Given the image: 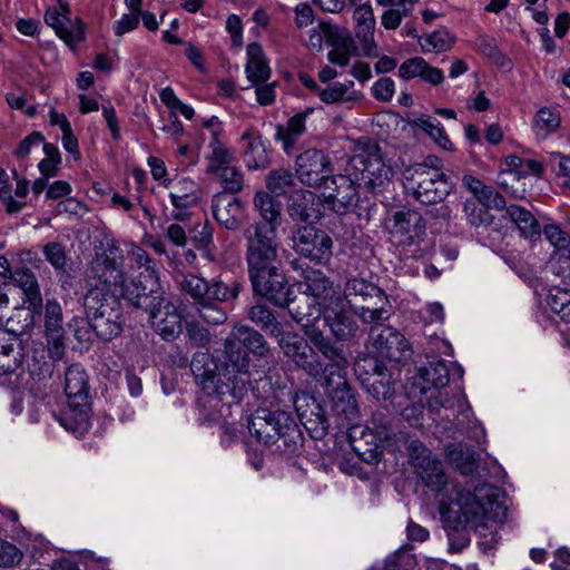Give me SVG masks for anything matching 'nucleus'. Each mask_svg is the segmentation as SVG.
Returning <instances> with one entry per match:
<instances>
[{"label":"nucleus","instance_id":"c9c22d12","mask_svg":"<svg viewBox=\"0 0 570 570\" xmlns=\"http://www.w3.org/2000/svg\"><path fill=\"white\" fill-rule=\"evenodd\" d=\"M208 149L209 153L205 156L207 174H218V170L232 165L234 151L227 148L222 138H217L216 134H214V138H210Z\"/></svg>","mask_w":570,"mask_h":570},{"label":"nucleus","instance_id":"4468645a","mask_svg":"<svg viewBox=\"0 0 570 570\" xmlns=\"http://www.w3.org/2000/svg\"><path fill=\"white\" fill-rule=\"evenodd\" d=\"M346 367L327 368L320 377L322 386L331 401L332 410L340 416L354 420L358 412L357 401L345 379Z\"/></svg>","mask_w":570,"mask_h":570},{"label":"nucleus","instance_id":"69168bd1","mask_svg":"<svg viewBox=\"0 0 570 570\" xmlns=\"http://www.w3.org/2000/svg\"><path fill=\"white\" fill-rule=\"evenodd\" d=\"M21 557V552L14 544L0 540V567L17 564Z\"/></svg>","mask_w":570,"mask_h":570},{"label":"nucleus","instance_id":"864d4df0","mask_svg":"<svg viewBox=\"0 0 570 570\" xmlns=\"http://www.w3.org/2000/svg\"><path fill=\"white\" fill-rule=\"evenodd\" d=\"M180 287L195 299L197 305L207 299L208 283L203 277L194 274H187L184 276Z\"/></svg>","mask_w":570,"mask_h":570},{"label":"nucleus","instance_id":"338daca9","mask_svg":"<svg viewBox=\"0 0 570 570\" xmlns=\"http://www.w3.org/2000/svg\"><path fill=\"white\" fill-rule=\"evenodd\" d=\"M475 46L482 55L489 58L495 59L497 61L504 59V56L499 51L497 42L492 37L479 36L475 40Z\"/></svg>","mask_w":570,"mask_h":570},{"label":"nucleus","instance_id":"c85d7f7f","mask_svg":"<svg viewBox=\"0 0 570 570\" xmlns=\"http://www.w3.org/2000/svg\"><path fill=\"white\" fill-rule=\"evenodd\" d=\"M212 209L215 219L229 230L237 229L242 223L244 206L238 197L218 193L213 197Z\"/></svg>","mask_w":570,"mask_h":570},{"label":"nucleus","instance_id":"f8f14e48","mask_svg":"<svg viewBox=\"0 0 570 570\" xmlns=\"http://www.w3.org/2000/svg\"><path fill=\"white\" fill-rule=\"evenodd\" d=\"M291 316L298 323L309 342L318 350L320 353L328 361L323 366L322 373L327 368L334 370L340 367H347V360L342 350L334 346L330 338L324 336L323 332L315 326L314 322L320 321L321 312L317 307H309V312H303L299 306L289 309Z\"/></svg>","mask_w":570,"mask_h":570},{"label":"nucleus","instance_id":"39448f33","mask_svg":"<svg viewBox=\"0 0 570 570\" xmlns=\"http://www.w3.org/2000/svg\"><path fill=\"white\" fill-rule=\"evenodd\" d=\"M347 171L358 180V187L370 193L383 191L394 176L377 144H368L354 155Z\"/></svg>","mask_w":570,"mask_h":570},{"label":"nucleus","instance_id":"a18cd8bd","mask_svg":"<svg viewBox=\"0 0 570 570\" xmlns=\"http://www.w3.org/2000/svg\"><path fill=\"white\" fill-rule=\"evenodd\" d=\"M354 82H335L320 90V99L325 104L348 102L357 99V92L353 90Z\"/></svg>","mask_w":570,"mask_h":570},{"label":"nucleus","instance_id":"f257e3e1","mask_svg":"<svg viewBox=\"0 0 570 570\" xmlns=\"http://www.w3.org/2000/svg\"><path fill=\"white\" fill-rule=\"evenodd\" d=\"M411 463L415 474L436 493L442 519L459 528L469 522H502L507 508L499 501V489L490 484L475 487L471 493L449 483L441 461L421 442L411 443Z\"/></svg>","mask_w":570,"mask_h":570},{"label":"nucleus","instance_id":"473e14b6","mask_svg":"<svg viewBox=\"0 0 570 570\" xmlns=\"http://www.w3.org/2000/svg\"><path fill=\"white\" fill-rule=\"evenodd\" d=\"M247 63L245 67L248 80L255 85L266 82L271 77V69L259 43L253 42L247 46Z\"/></svg>","mask_w":570,"mask_h":570},{"label":"nucleus","instance_id":"cd10ccee","mask_svg":"<svg viewBox=\"0 0 570 570\" xmlns=\"http://www.w3.org/2000/svg\"><path fill=\"white\" fill-rule=\"evenodd\" d=\"M197 190V184L187 177H183L174 184L169 197L175 208L171 212V217L175 220L183 222L188 218L189 214L187 210L198 202Z\"/></svg>","mask_w":570,"mask_h":570},{"label":"nucleus","instance_id":"603ef678","mask_svg":"<svg viewBox=\"0 0 570 570\" xmlns=\"http://www.w3.org/2000/svg\"><path fill=\"white\" fill-rule=\"evenodd\" d=\"M375 23V21H370L355 26V36L360 41L362 51L364 56L370 58L377 57V45L374 39Z\"/></svg>","mask_w":570,"mask_h":570},{"label":"nucleus","instance_id":"052dcab7","mask_svg":"<svg viewBox=\"0 0 570 570\" xmlns=\"http://www.w3.org/2000/svg\"><path fill=\"white\" fill-rule=\"evenodd\" d=\"M330 29H338L330 23L321 22L308 31V46L320 51L323 48L324 40L330 43Z\"/></svg>","mask_w":570,"mask_h":570},{"label":"nucleus","instance_id":"2f4dec72","mask_svg":"<svg viewBox=\"0 0 570 570\" xmlns=\"http://www.w3.org/2000/svg\"><path fill=\"white\" fill-rule=\"evenodd\" d=\"M314 112V108L295 114L291 117L286 126H278L276 139L283 142L284 151L288 155L292 153L298 137L306 131V119Z\"/></svg>","mask_w":570,"mask_h":570},{"label":"nucleus","instance_id":"7ed1b4c3","mask_svg":"<svg viewBox=\"0 0 570 570\" xmlns=\"http://www.w3.org/2000/svg\"><path fill=\"white\" fill-rule=\"evenodd\" d=\"M248 431L257 442L275 446L281 454L295 453L303 442V434L294 417L285 411L257 409L248 420Z\"/></svg>","mask_w":570,"mask_h":570},{"label":"nucleus","instance_id":"20e7f679","mask_svg":"<svg viewBox=\"0 0 570 570\" xmlns=\"http://www.w3.org/2000/svg\"><path fill=\"white\" fill-rule=\"evenodd\" d=\"M83 307L91 328L101 340L109 341L121 334L125 318L121 303L114 293L106 288H88Z\"/></svg>","mask_w":570,"mask_h":570},{"label":"nucleus","instance_id":"3c124183","mask_svg":"<svg viewBox=\"0 0 570 570\" xmlns=\"http://www.w3.org/2000/svg\"><path fill=\"white\" fill-rule=\"evenodd\" d=\"M219 178V183L226 193L237 194L244 187V175L236 166H228L215 174Z\"/></svg>","mask_w":570,"mask_h":570},{"label":"nucleus","instance_id":"79ce46f5","mask_svg":"<svg viewBox=\"0 0 570 570\" xmlns=\"http://www.w3.org/2000/svg\"><path fill=\"white\" fill-rule=\"evenodd\" d=\"M315 194L309 190L295 191L288 205L289 216L297 222H307L313 217Z\"/></svg>","mask_w":570,"mask_h":570},{"label":"nucleus","instance_id":"37998d69","mask_svg":"<svg viewBox=\"0 0 570 570\" xmlns=\"http://www.w3.org/2000/svg\"><path fill=\"white\" fill-rule=\"evenodd\" d=\"M561 125L560 114L549 107L540 108L533 120V131L538 139H546L556 132Z\"/></svg>","mask_w":570,"mask_h":570},{"label":"nucleus","instance_id":"bb28decb","mask_svg":"<svg viewBox=\"0 0 570 570\" xmlns=\"http://www.w3.org/2000/svg\"><path fill=\"white\" fill-rule=\"evenodd\" d=\"M121 296L136 308H148L155 303V296L161 295L157 292L158 277H146L145 283L137 279H122L120 283Z\"/></svg>","mask_w":570,"mask_h":570},{"label":"nucleus","instance_id":"5701e85b","mask_svg":"<svg viewBox=\"0 0 570 570\" xmlns=\"http://www.w3.org/2000/svg\"><path fill=\"white\" fill-rule=\"evenodd\" d=\"M106 252L97 254L91 262L87 274V284L89 288L99 287L110 291V287L118 286L124 279L121 263L116 256Z\"/></svg>","mask_w":570,"mask_h":570},{"label":"nucleus","instance_id":"ea45409f","mask_svg":"<svg viewBox=\"0 0 570 570\" xmlns=\"http://www.w3.org/2000/svg\"><path fill=\"white\" fill-rule=\"evenodd\" d=\"M541 232L554 247L553 257L563 261L566 267L570 268V236L557 224H547Z\"/></svg>","mask_w":570,"mask_h":570},{"label":"nucleus","instance_id":"680f3d73","mask_svg":"<svg viewBox=\"0 0 570 570\" xmlns=\"http://www.w3.org/2000/svg\"><path fill=\"white\" fill-rule=\"evenodd\" d=\"M424 68L425 60L422 57L410 58L400 66L399 76L405 80L413 79L420 77Z\"/></svg>","mask_w":570,"mask_h":570},{"label":"nucleus","instance_id":"774afa93","mask_svg":"<svg viewBox=\"0 0 570 570\" xmlns=\"http://www.w3.org/2000/svg\"><path fill=\"white\" fill-rule=\"evenodd\" d=\"M56 210L59 215L68 214L71 216L81 217L87 212V207L78 199L69 197L58 203Z\"/></svg>","mask_w":570,"mask_h":570},{"label":"nucleus","instance_id":"dca6fc26","mask_svg":"<svg viewBox=\"0 0 570 570\" xmlns=\"http://www.w3.org/2000/svg\"><path fill=\"white\" fill-rule=\"evenodd\" d=\"M294 248L301 256L324 265L332 257L333 240L325 230L306 225L297 229Z\"/></svg>","mask_w":570,"mask_h":570},{"label":"nucleus","instance_id":"4c0bfd02","mask_svg":"<svg viewBox=\"0 0 570 570\" xmlns=\"http://www.w3.org/2000/svg\"><path fill=\"white\" fill-rule=\"evenodd\" d=\"M11 281L22 289L27 301L32 309H38L41 305V294L37 277L28 268H17L13 272Z\"/></svg>","mask_w":570,"mask_h":570},{"label":"nucleus","instance_id":"6e6552de","mask_svg":"<svg viewBox=\"0 0 570 570\" xmlns=\"http://www.w3.org/2000/svg\"><path fill=\"white\" fill-rule=\"evenodd\" d=\"M65 393L68 399L69 412L61 419V424L72 432L85 430L88 425V377L80 365L72 364L67 368Z\"/></svg>","mask_w":570,"mask_h":570},{"label":"nucleus","instance_id":"9b49d317","mask_svg":"<svg viewBox=\"0 0 570 570\" xmlns=\"http://www.w3.org/2000/svg\"><path fill=\"white\" fill-rule=\"evenodd\" d=\"M291 316L298 323L309 342L318 350L320 353L328 361L323 366L322 373L327 368L334 370L340 367H347V360L342 350L334 346L330 338L324 336L323 332L315 326L314 322L320 321L321 312L317 307H309V312H303L299 306L289 309Z\"/></svg>","mask_w":570,"mask_h":570},{"label":"nucleus","instance_id":"a211bd4d","mask_svg":"<svg viewBox=\"0 0 570 570\" xmlns=\"http://www.w3.org/2000/svg\"><path fill=\"white\" fill-rule=\"evenodd\" d=\"M332 163L321 149L309 148L296 157V174L302 184L321 186L330 178Z\"/></svg>","mask_w":570,"mask_h":570},{"label":"nucleus","instance_id":"7c9ffc66","mask_svg":"<svg viewBox=\"0 0 570 570\" xmlns=\"http://www.w3.org/2000/svg\"><path fill=\"white\" fill-rule=\"evenodd\" d=\"M332 49L327 53L330 62L345 67L356 55V47L350 33L343 29H330V43Z\"/></svg>","mask_w":570,"mask_h":570},{"label":"nucleus","instance_id":"f3484780","mask_svg":"<svg viewBox=\"0 0 570 570\" xmlns=\"http://www.w3.org/2000/svg\"><path fill=\"white\" fill-rule=\"evenodd\" d=\"M325 198L337 214H345L357 206L360 191L358 180L348 171V175H337L325 180Z\"/></svg>","mask_w":570,"mask_h":570},{"label":"nucleus","instance_id":"72a5a7b5","mask_svg":"<svg viewBox=\"0 0 570 570\" xmlns=\"http://www.w3.org/2000/svg\"><path fill=\"white\" fill-rule=\"evenodd\" d=\"M303 296L312 297L314 301L326 303L333 293L332 283L317 269H306L304 272V281L301 283Z\"/></svg>","mask_w":570,"mask_h":570},{"label":"nucleus","instance_id":"0eeeda50","mask_svg":"<svg viewBox=\"0 0 570 570\" xmlns=\"http://www.w3.org/2000/svg\"><path fill=\"white\" fill-rule=\"evenodd\" d=\"M344 301L364 323L377 324L389 318V312L383 306H377L385 301L383 291L364 278L347 279Z\"/></svg>","mask_w":570,"mask_h":570},{"label":"nucleus","instance_id":"ddd939ff","mask_svg":"<svg viewBox=\"0 0 570 570\" xmlns=\"http://www.w3.org/2000/svg\"><path fill=\"white\" fill-rule=\"evenodd\" d=\"M355 374L365 391L377 401H386L394 394L391 370L376 356L364 355L354 364Z\"/></svg>","mask_w":570,"mask_h":570},{"label":"nucleus","instance_id":"6e6d98bb","mask_svg":"<svg viewBox=\"0 0 570 570\" xmlns=\"http://www.w3.org/2000/svg\"><path fill=\"white\" fill-rule=\"evenodd\" d=\"M448 365L443 360L430 362L429 366L424 368L423 377L426 382L431 383L434 387H444L448 385L450 379Z\"/></svg>","mask_w":570,"mask_h":570},{"label":"nucleus","instance_id":"4d7b16f0","mask_svg":"<svg viewBox=\"0 0 570 570\" xmlns=\"http://www.w3.org/2000/svg\"><path fill=\"white\" fill-rule=\"evenodd\" d=\"M240 286L234 282L232 285H227L222 281H215L213 284H208L207 299L210 302H226L234 299L239 294Z\"/></svg>","mask_w":570,"mask_h":570},{"label":"nucleus","instance_id":"c03bdc74","mask_svg":"<svg viewBox=\"0 0 570 570\" xmlns=\"http://www.w3.org/2000/svg\"><path fill=\"white\" fill-rule=\"evenodd\" d=\"M248 318L258 325L271 336L276 337L283 331V325L276 320L272 311L262 304H256L248 309Z\"/></svg>","mask_w":570,"mask_h":570},{"label":"nucleus","instance_id":"13d9d810","mask_svg":"<svg viewBox=\"0 0 570 570\" xmlns=\"http://www.w3.org/2000/svg\"><path fill=\"white\" fill-rule=\"evenodd\" d=\"M199 317L207 324L219 325L227 320L226 312L214 302L206 299L197 305Z\"/></svg>","mask_w":570,"mask_h":570},{"label":"nucleus","instance_id":"1a4fd4ad","mask_svg":"<svg viewBox=\"0 0 570 570\" xmlns=\"http://www.w3.org/2000/svg\"><path fill=\"white\" fill-rule=\"evenodd\" d=\"M246 262L249 277L273 271L278 256L276 230L267 225H254L246 235Z\"/></svg>","mask_w":570,"mask_h":570},{"label":"nucleus","instance_id":"6ab92c4d","mask_svg":"<svg viewBox=\"0 0 570 570\" xmlns=\"http://www.w3.org/2000/svg\"><path fill=\"white\" fill-rule=\"evenodd\" d=\"M45 22L70 47L85 39V26L79 19L71 20L70 7L66 1L58 0L57 6L48 8Z\"/></svg>","mask_w":570,"mask_h":570},{"label":"nucleus","instance_id":"5fc2aeb1","mask_svg":"<svg viewBox=\"0 0 570 570\" xmlns=\"http://www.w3.org/2000/svg\"><path fill=\"white\" fill-rule=\"evenodd\" d=\"M464 214L472 226H487L492 223V215L489 209L476 199H466L463 206Z\"/></svg>","mask_w":570,"mask_h":570},{"label":"nucleus","instance_id":"aec40b11","mask_svg":"<svg viewBox=\"0 0 570 570\" xmlns=\"http://www.w3.org/2000/svg\"><path fill=\"white\" fill-rule=\"evenodd\" d=\"M254 292L265 297L271 303L277 306H288L294 303L291 287L278 268L275 266L273 271H266V273L257 274L250 277Z\"/></svg>","mask_w":570,"mask_h":570},{"label":"nucleus","instance_id":"bf43d9fd","mask_svg":"<svg viewBox=\"0 0 570 570\" xmlns=\"http://www.w3.org/2000/svg\"><path fill=\"white\" fill-rule=\"evenodd\" d=\"M46 259L56 271L65 272L68 265V258L63 246L59 243H48L43 247Z\"/></svg>","mask_w":570,"mask_h":570},{"label":"nucleus","instance_id":"c756f323","mask_svg":"<svg viewBox=\"0 0 570 570\" xmlns=\"http://www.w3.org/2000/svg\"><path fill=\"white\" fill-rule=\"evenodd\" d=\"M244 163L250 170L264 169L269 165V157L262 136L253 128L246 129L242 137Z\"/></svg>","mask_w":570,"mask_h":570},{"label":"nucleus","instance_id":"2eb2a0df","mask_svg":"<svg viewBox=\"0 0 570 570\" xmlns=\"http://www.w3.org/2000/svg\"><path fill=\"white\" fill-rule=\"evenodd\" d=\"M275 338L285 357L302 368L307 375L314 379L321 376L323 365L314 350L302 336L283 330Z\"/></svg>","mask_w":570,"mask_h":570},{"label":"nucleus","instance_id":"09e8293b","mask_svg":"<svg viewBox=\"0 0 570 570\" xmlns=\"http://www.w3.org/2000/svg\"><path fill=\"white\" fill-rule=\"evenodd\" d=\"M414 125L426 132L441 148L445 150L453 148V144L440 121L428 116H421L414 120Z\"/></svg>","mask_w":570,"mask_h":570},{"label":"nucleus","instance_id":"a878e982","mask_svg":"<svg viewBox=\"0 0 570 570\" xmlns=\"http://www.w3.org/2000/svg\"><path fill=\"white\" fill-rule=\"evenodd\" d=\"M45 328L51 358H62L65 353L62 309L57 301H47L45 307Z\"/></svg>","mask_w":570,"mask_h":570},{"label":"nucleus","instance_id":"49530a36","mask_svg":"<svg viewBox=\"0 0 570 570\" xmlns=\"http://www.w3.org/2000/svg\"><path fill=\"white\" fill-rule=\"evenodd\" d=\"M22 361L21 348L16 342H4L0 338V375L13 373Z\"/></svg>","mask_w":570,"mask_h":570},{"label":"nucleus","instance_id":"0e129e2a","mask_svg":"<svg viewBox=\"0 0 570 570\" xmlns=\"http://www.w3.org/2000/svg\"><path fill=\"white\" fill-rule=\"evenodd\" d=\"M373 96L380 101H389L395 92V83L389 77L380 78L372 87Z\"/></svg>","mask_w":570,"mask_h":570},{"label":"nucleus","instance_id":"f704fd0d","mask_svg":"<svg viewBox=\"0 0 570 570\" xmlns=\"http://www.w3.org/2000/svg\"><path fill=\"white\" fill-rule=\"evenodd\" d=\"M324 321L338 340L350 338L357 331L356 322L343 308L335 311L327 306L324 311Z\"/></svg>","mask_w":570,"mask_h":570},{"label":"nucleus","instance_id":"9d476101","mask_svg":"<svg viewBox=\"0 0 570 570\" xmlns=\"http://www.w3.org/2000/svg\"><path fill=\"white\" fill-rule=\"evenodd\" d=\"M354 428L350 434L351 445L355 453L366 463H375L380 460L383 443L393 434L389 417L381 412L374 413L367 424L360 431Z\"/></svg>","mask_w":570,"mask_h":570},{"label":"nucleus","instance_id":"de8ad7c7","mask_svg":"<svg viewBox=\"0 0 570 570\" xmlns=\"http://www.w3.org/2000/svg\"><path fill=\"white\" fill-rule=\"evenodd\" d=\"M455 38L446 30H435L419 39L423 52H444L452 48Z\"/></svg>","mask_w":570,"mask_h":570},{"label":"nucleus","instance_id":"412c9836","mask_svg":"<svg viewBox=\"0 0 570 570\" xmlns=\"http://www.w3.org/2000/svg\"><path fill=\"white\" fill-rule=\"evenodd\" d=\"M386 228L397 245L409 246L424 234L425 223L415 210H397L386 219Z\"/></svg>","mask_w":570,"mask_h":570},{"label":"nucleus","instance_id":"e433bc0d","mask_svg":"<svg viewBox=\"0 0 570 570\" xmlns=\"http://www.w3.org/2000/svg\"><path fill=\"white\" fill-rule=\"evenodd\" d=\"M254 206L259 212L262 222L255 225H267L276 230L281 225V204L268 193L258 191L254 197Z\"/></svg>","mask_w":570,"mask_h":570},{"label":"nucleus","instance_id":"58836bf2","mask_svg":"<svg viewBox=\"0 0 570 570\" xmlns=\"http://www.w3.org/2000/svg\"><path fill=\"white\" fill-rule=\"evenodd\" d=\"M507 215L517 225L523 237L530 239L540 237L541 226L528 209L518 205H510L507 208Z\"/></svg>","mask_w":570,"mask_h":570},{"label":"nucleus","instance_id":"8fccbe9b","mask_svg":"<svg viewBox=\"0 0 570 570\" xmlns=\"http://www.w3.org/2000/svg\"><path fill=\"white\" fill-rule=\"evenodd\" d=\"M294 184V175L288 169H274L266 178L267 189L276 196L284 195Z\"/></svg>","mask_w":570,"mask_h":570},{"label":"nucleus","instance_id":"423d86ee","mask_svg":"<svg viewBox=\"0 0 570 570\" xmlns=\"http://www.w3.org/2000/svg\"><path fill=\"white\" fill-rule=\"evenodd\" d=\"M403 185L407 193L425 205L442 202L451 189L446 176L425 164H415L405 168Z\"/></svg>","mask_w":570,"mask_h":570},{"label":"nucleus","instance_id":"f03ea898","mask_svg":"<svg viewBox=\"0 0 570 570\" xmlns=\"http://www.w3.org/2000/svg\"><path fill=\"white\" fill-rule=\"evenodd\" d=\"M245 347L255 356L265 357L269 346L264 336L253 327L235 324L224 343L225 362L216 373V365L206 353L194 355L190 370L202 390L217 396L226 404L238 403L247 393L249 384V362Z\"/></svg>","mask_w":570,"mask_h":570},{"label":"nucleus","instance_id":"b1692460","mask_svg":"<svg viewBox=\"0 0 570 570\" xmlns=\"http://www.w3.org/2000/svg\"><path fill=\"white\" fill-rule=\"evenodd\" d=\"M294 406L302 424L314 439H322L326 435L330 428L328 419L323 406L305 393L296 394Z\"/></svg>","mask_w":570,"mask_h":570},{"label":"nucleus","instance_id":"4be33fe9","mask_svg":"<svg viewBox=\"0 0 570 570\" xmlns=\"http://www.w3.org/2000/svg\"><path fill=\"white\" fill-rule=\"evenodd\" d=\"M149 306L153 328L165 340L176 338L183 328V317L178 308L163 295L155 296Z\"/></svg>","mask_w":570,"mask_h":570},{"label":"nucleus","instance_id":"a19ab883","mask_svg":"<svg viewBox=\"0 0 570 570\" xmlns=\"http://www.w3.org/2000/svg\"><path fill=\"white\" fill-rule=\"evenodd\" d=\"M446 458L450 463L463 475H470L478 469V460L475 453L462 444L448 445Z\"/></svg>","mask_w":570,"mask_h":570},{"label":"nucleus","instance_id":"e2e57ef3","mask_svg":"<svg viewBox=\"0 0 570 570\" xmlns=\"http://www.w3.org/2000/svg\"><path fill=\"white\" fill-rule=\"evenodd\" d=\"M475 197L478 198L476 200L487 208L493 207L500 209L505 205L503 196L487 185L482 187V190L479 191Z\"/></svg>","mask_w":570,"mask_h":570},{"label":"nucleus","instance_id":"393cba45","mask_svg":"<svg viewBox=\"0 0 570 570\" xmlns=\"http://www.w3.org/2000/svg\"><path fill=\"white\" fill-rule=\"evenodd\" d=\"M372 348L382 357L389 361L399 362L409 351L406 338L391 326L373 327L371 330Z\"/></svg>","mask_w":570,"mask_h":570}]
</instances>
